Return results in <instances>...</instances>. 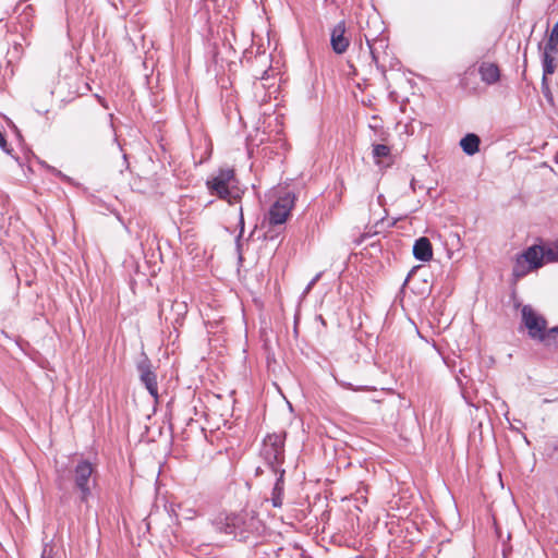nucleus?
<instances>
[{
    "mask_svg": "<svg viewBox=\"0 0 558 558\" xmlns=\"http://www.w3.org/2000/svg\"><path fill=\"white\" fill-rule=\"evenodd\" d=\"M350 37L347 35L344 21H340L333 26L330 33V46L335 53L343 54L350 46Z\"/></svg>",
    "mask_w": 558,
    "mask_h": 558,
    "instance_id": "nucleus-8",
    "label": "nucleus"
},
{
    "mask_svg": "<svg viewBox=\"0 0 558 558\" xmlns=\"http://www.w3.org/2000/svg\"><path fill=\"white\" fill-rule=\"evenodd\" d=\"M544 264V248L539 245H533L526 248L515 259L513 266V276L521 278L529 271L541 268Z\"/></svg>",
    "mask_w": 558,
    "mask_h": 558,
    "instance_id": "nucleus-4",
    "label": "nucleus"
},
{
    "mask_svg": "<svg viewBox=\"0 0 558 558\" xmlns=\"http://www.w3.org/2000/svg\"><path fill=\"white\" fill-rule=\"evenodd\" d=\"M295 194L292 192H284L279 195L277 201L270 206L268 211V221L270 226H282L295 204Z\"/></svg>",
    "mask_w": 558,
    "mask_h": 558,
    "instance_id": "nucleus-5",
    "label": "nucleus"
},
{
    "mask_svg": "<svg viewBox=\"0 0 558 558\" xmlns=\"http://www.w3.org/2000/svg\"><path fill=\"white\" fill-rule=\"evenodd\" d=\"M541 342H544L546 345H550L558 342V326L553 327L550 329H545V332L542 336Z\"/></svg>",
    "mask_w": 558,
    "mask_h": 558,
    "instance_id": "nucleus-16",
    "label": "nucleus"
},
{
    "mask_svg": "<svg viewBox=\"0 0 558 558\" xmlns=\"http://www.w3.org/2000/svg\"><path fill=\"white\" fill-rule=\"evenodd\" d=\"M137 371L140 373V379L148 390L149 395L155 399L158 398V384L157 376L151 369V364L147 357L137 364Z\"/></svg>",
    "mask_w": 558,
    "mask_h": 558,
    "instance_id": "nucleus-9",
    "label": "nucleus"
},
{
    "mask_svg": "<svg viewBox=\"0 0 558 558\" xmlns=\"http://www.w3.org/2000/svg\"><path fill=\"white\" fill-rule=\"evenodd\" d=\"M522 322L532 339L541 341L547 327L546 319L538 315L530 305L522 308Z\"/></svg>",
    "mask_w": 558,
    "mask_h": 558,
    "instance_id": "nucleus-7",
    "label": "nucleus"
},
{
    "mask_svg": "<svg viewBox=\"0 0 558 558\" xmlns=\"http://www.w3.org/2000/svg\"><path fill=\"white\" fill-rule=\"evenodd\" d=\"M558 51H549L547 50V47L544 46V50L542 53V65H543V81H546V77L548 75L554 74L556 71V62H555V54H557Z\"/></svg>",
    "mask_w": 558,
    "mask_h": 558,
    "instance_id": "nucleus-13",
    "label": "nucleus"
},
{
    "mask_svg": "<svg viewBox=\"0 0 558 558\" xmlns=\"http://www.w3.org/2000/svg\"><path fill=\"white\" fill-rule=\"evenodd\" d=\"M413 255L421 262L430 260L433 257L430 241L425 236L417 239L413 245Z\"/></svg>",
    "mask_w": 558,
    "mask_h": 558,
    "instance_id": "nucleus-10",
    "label": "nucleus"
},
{
    "mask_svg": "<svg viewBox=\"0 0 558 558\" xmlns=\"http://www.w3.org/2000/svg\"><path fill=\"white\" fill-rule=\"evenodd\" d=\"M411 189L413 190V192H416L417 189H423L422 185H416V181L413 179L411 181Z\"/></svg>",
    "mask_w": 558,
    "mask_h": 558,
    "instance_id": "nucleus-25",
    "label": "nucleus"
},
{
    "mask_svg": "<svg viewBox=\"0 0 558 558\" xmlns=\"http://www.w3.org/2000/svg\"><path fill=\"white\" fill-rule=\"evenodd\" d=\"M172 308L178 312V314H185L187 312L186 304L184 302H174Z\"/></svg>",
    "mask_w": 558,
    "mask_h": 558,
    "instance_id": "nucleus-19",
    "label": "nucleus"
},
{
    "mask_svg": "<svg viewBox=\"0 0 558 558\" xmlns=\"http://www.w3.org/2000/svg\"><path fill=\"white\" fill-rule=\"evenodd\" d=\"M0 147L3 151H5L7 154H10L11 153V149L9 148V145H8V142L5 140V137L3 136L2 132L0 131Z\"/></svg>",
    "mask_w": 558,
    "mask_h": 558,
    "instance_id": "nucleus-21",
    "label": "nucleus"
},
{
    "mask_svg": "<svg viewBox=\"0 0 558 558\" xmlns=\"http://www.w3.org/2000/svg\"><path fill=\"white\" fill-rule=\"evenodd\" d=\"M226 534L233 535L241 542L250 537L259 536L264 531V524L254 510H243L239 513L228 515L223 523Z\"/></svg>",
    "mask_w": 558,
    "mask_h": 558,
    "instance_id": "nucleus-1",
    "label": "nucleus"
},
{
    "mask_svg": "<svg viewBox=\"0 0 558 558\" xmlns=\"http://www.w3.org/2000/svg\"><path fill=\"white\" fill-rule=\"evenodd\" d=\"M235 175L233 169H220L217 174L208 179L206 185L211 195L234 204L240 199L239 191L234 190Z\"/></svg>",
    "mask_w": 558,
    "mask_h": 558,
    "instance_id": "nucleus-2",
    "label": "nucleus"
},
{
    "mask_svg": "<svg viewBox=\"0 0 558 558\" xmlns=\"http://www.w3.org/2000/svg\"><path fill=\"white\" fill-rule=\"evenodd\" d=\"M480 144H481L480 137L474 133L466 134L460 141V146H461L462 150L469 156H473L474 154H476L480 150Z\"/></svg>",
    "mask_w": 558,
    "mask_h": 558,
    "instance_id": "nucleus-14",
    "label": "nucleus"
},
{
    "mask_svg": "<svg viewBox=\"0 0 558 558\" xmlns=\"http://www.w3.org/2000/svg\"><path fill=\"white\" fill-rule=\"evenodd\" d=\"M284 470H280L277 475L275 486L271 492V504L274 507L279 508L282 506V497L284 490Z\"/></svg>",
    "mask_w": 558,
    "mask_h": 558,
    "instance_id": "nucleus-12",
    "label": "nucleus"
},
{
    "mask_svg": "<svg viewBox=\"0 0 558 558\" xmlns=\"http://www.w3.org/2000/svg\"><path fill=\"white\" fill-rule=\"evenodd\" d=\"M41 558H48V557H46V556H45V553H44V554L41 555Z\"/></svg>",
    "mask_w": 558,
    "mask_h": 558,
    "instance_id": "nucleus-27",
    "label": "nucleus"
},
{
    "mask_svg": "<svg viewBox=\"0 0 558 558\" xmlns=\"http://www.w3.org/2000/svg\"><path fill=\"white\" fill-rule=\"evenodd\" d=\"M478 73L481 80L488 85L497 83L500 78L499 68L495 63L483 62L478 68Z\"/></svg>",
    "mask_w": 558,
    "mask_h": 558,
    "instance_id": "nucleus-11",
    "label": "nucleus"
},
{
    "mask_svg": "<svg viewBox=\"0 0 558 558\" xmlns=\"http://www.w3.org/2000/svg\"><path fill=\"white\" fill-rule=\"evenodd\" d=\"M94 474V468L92 463L86 460L80 461L74 469V484L81 493V501L87 502L92 495V476Z\"/></svg>",
    "mask_w": 558,
    "mask_h": 558,
    "instance_id": "nucleus-6",
    "label": "nucleus"
},
{
    "mask_svg": "<svg viewBox=\"0 0 558 558\" xmlns=\"http://www.w3.org/2000/svg\"><path fill=\"white\" fill-rule=\"evenodd\" d=\"M556 242H557V247H558V239L556 240Z\"/></svg>",
    "mask_w": 558,
    "mask_h": 558,
    "instance_id": "nucleus-29",
    "label": "nucleus"
},
{
    "mask_svg": "<svg viewBox=\"0 0 558 558\" xmlns=\"http://www.w3.org/2000/svg\"><path fill=\"white\" fill-rule=\"evenodd\" d=\"M239 227H240V233H239L238 240L242 236V234L244 232V217H243L242 207H240Z\"/></svg>",
    "mask_w": 558,
    "mask_h": 558,
    "instance_id": "nucleus-22",
    "label": "nucleus"
},
{
    "mask_svg": "<svg viewBox=\"0 0 558 558\" xmlns=\"http://www.w3.org/2000/svg\"><path fill=\"white\" fill-rule=\"evenodd\" d=\"M372 155L375 163L381 166L384 163L383 159L390 157L391 149L385 144H373Z\"/></svg>",
    "mask_w": 558,
    "mask_h": 558,
    "instance_id": "nucleus-15",
    "label": "nucleus"
},
{
    "mask_svg": "<svg viewBox=\"0 0 558 558\" xmlns=\"http://www.w3.org/2000/svg\"><path fill=\"white\" fill-rule=\"evenodd\" d=\"M372 120L374 121V123L369 124V128L375 130V131H379V138L381 141H386V136L388 134L384 131L383 126L377 123V121H378L377 117L374 116L372 118Z\"/></svg>",
    "mask_w": 558,
    "mask_h": 558,
    "instance_id": "nucleus-18",
    "label": "nucleus"
},
{
    "mask_svg": "<svg viewBox=\"0 0 558 558\" xmlns=\"http://www.w3.org/2000/svg\"><path fill=\"white\" fill-rule=\"evenodd\" d=\"M411 189L413 190V192H416L417 189H423L422 185H416V181L413 179L411 181Z\"/></svg>",
    "mask_w": 558,
    "mask_h": 558,
    "instance_id": "nucleus-24",
    "label": "nucleus"
},
{
    "mask_svg": "<svg viewBox=\"0 0 558 558\" xmlns=\"http://www.w3.org/2000/svg\"><path fill=\"white\" fill-rule=\"evenodd\" d=\"M522 0H517V3L519 4Z\"/></svg>",
    "mask_w": 558,
    "mask_h": 558,
    "instance_id": "nucleus-28",
    "label": "nucleus"
},
{
    "mask_svg": "<svg viewBox=\"0 0 558 558\" xmlns=\"http://www.w3.org/2000/svg\"><path fill=\"white\" fill-rule=\"evenodd\" d=\"M322 272H318L306 286L304 293H308L313 287L317 283V281L320 279Z\"/></svg>",
    "mask_w": 558,
    "mask_h": 558,
    "instance_id": "nucleus-20",
    "label": "nucleus"
},
{
    "mask_svg": "<svg viewBox=\"0 0 558 558\" xmlns=\"http://www.w3.org/2000/svg\"><path fill=\"white\" fill-rule=\"evenodd\" d=\"M544 259L548 263H556L558 262V247L557 242L555 241L553 247H548L544 250Z\"/></svg>",
    "mask_w": 558,
    "mask_h": 558,
    "instance_id": "nucleus-17",
    "label": "nucleus"
},
{
    "mask_svg": "<svg viewBox=\"0 0 558 558\" xmlns=\"http://www.w3.org/2000/svg\"><path fill=\"white\" fill-rule=\"evenodd\" d=\"M262 454L272 470L278 473L284 461V436L281 434H271L264 439Z\"/></svg>",
    "mask_w": 558,
    "mask_h": 558,
    "instance_id": "nucleus-3",
    "label": "nucleus"
},
{
    "mask_svg": "<svg viewBox=\"0 0 558 558\" xmlns=\"http://www.w3.org/2000/svg\"><path fill=\"white\" fill-rule=\"evenodd\" d=\"M267 73H268L267 71H264V72H263V75H262L260 77H258V78H259L260 81L266 80V77H267Z\"/></svg>",
    "mask_w": 558,
    "mask_h": 558,
    "instance_id": "nucleus-26",
    "label": "nucleus"
},
{
    "mask_svg": "<svg viewBox=\"0 0 558 558\" xmlns=\"http://www.w3.org/2000/svg\"><path fill=\"white\" fill-rule=\"evenodd\" d=\"M366 41H367V45L371 49V54H372V58L375 62H377V56L375 53V49H374V45L376 44V40H374V44L371 43L369 38L366 37Z\"/></svg>",
    "mask_w": 558,
    "mask_h": 558,
    "instance_id": "nucleus-23",
    "label": "nucleus"
}]
</instances>
